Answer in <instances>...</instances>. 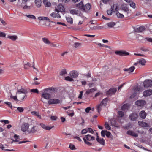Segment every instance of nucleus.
Returning <instances> with one entry per match:
<instances>
[{"mask_svg":"<svg viewBox=\"0 0 152 152\" xmlns=\"http://www.w3.org/2000/svg\"><path fill=\"white\" fill-rule=\"evenodd\" d=\"M57 92L56 88L52 87L46 88L40 91V92L42 93V95H50V94H54Z\"/></svg>","mask_w":152,"mask_h":152,"instance_id":"obj_1","label":"nucleus"},{"mask_svg":"<svg viewBox=\"0 0 152 152\" xmlns=\"http://www.w3.org/2000/svg\"><path fill=\"white\" fill-rule=\"evenodd\" d=\"M17 91L16 92V94H26L28 91V88H23L22 86L20 85H18L17 87Z\"/></svg>","mask_w":152,"mask_h":152,"instance_id":"obj_2","label":"nucleus"},{"mask_svg":"<svg viewBox=\"0 0 152 152\" xmlns=\"http://www.w3.org/2000/svg\"><path fill=\"white\" fill-rule=\"evenodd\" d=\"M70 13L73 15H76L81 17H83V15L80 10L75 9L71 10H70Z\"/></svg>","mask_w":152,"mask_h":152,"instance_id":"obj_3","label":"nucleus"},{"mask_svg":"<svg viewBox=\"0 0 152 152\" xmlns=\"http://www.w3.org/2000/svg\"><path fill=\"white\" fill-rule=\"evenodd\" d=\"M115 53L121 56H128L129 54V53L128 52L123 50L116 51L115 52Z\"/></svg>","mask_w":152,"mask_h":152,"instance_id":"obj_4","label":"nucleus"},{"mask_svg":"<svg viewBox=\"0 0 152 152\" xmlns=\"http://www.w3.org/2000/svg\"><path fill=\"white\" fill-rule=\"evenodd\" d=\"M144 87H149L152 86V80L149 79L145 80L143 83Z\"/></svg>","mask_w":152,"mask_h":152,"instance_id":"obj_5","label":"nucleus"},{"mask_svg":"<svg viewBox=\"0 0 152 152\" xmlns=\"http://www.w3.org/2000/svg\"><path fill=\"white\" fill-rule=\"evenodd\" d=\"M143 90V88L137 86L134 88L133 89L134 95L139 94Z\"/></svg>","mask_w":152,"mask_h":152,"instance_id":"obj_6","label":"nucleus"},{"mask_svg":"<svg viewBox=\"0 0 152 152\" xmlns=\"http://www.w3.org/2000/svg\"><path fill=\"white\" fill-rule=\"evenodd\" d=\"M49 104H59L60 103V100L56 99H50L48 101Z\"/></svg>","mask_w":152,"mask_h":152,"instance_id":"obj_7","label":"nucleus"},{"mask_svg":"<svg viewBox=\"0 0 152 152\" xmlns=\"http://www.w3.org/2000/svg\"><path fill=\"white\" fill-rule=\"evenodd\" d=\"M29 126V124L28 123L23 122L21 126V130L23 132H26L28 130Z\"/></svg>","mask_w":152,"mask_h":152,"instance_id":"obj_8","label":"nucleus"},{"mask_svg":"<svg viewBox=\"0 0 152 152\" xmlns=\"http://www.w3.org/2000/svg\"><path fill=\"white\" fill-rule=\"evenodd\" d=\"M59 12L58 10L57 9H56L55 11L51 13L50 15L53 18H61V16L59 14Z\"/></svg>","mask_w":152,"mask_h":152,"instance_id":"obj_9","label":"nucleus"},{"mask_svg":"<svg viewBox=\"0 0 152 152\" xmlns=\"http://www.w3.org/2000/svg\"><path fill=\"white\" fill-rule=\"evenodd\" d=\"M138 117V114L135 113H133L130 115L129 118L132 121H136Z\"/></svg>","mask_w":152,"mask_h":152,"instance_id":"obj_10","label":"nucleus"},{"mask_svg":"<svg viewBox=\"0 0 152 152\" xmlns=\"http://www.w3.org/2000/svg\"><path fill=\"white\" fill-rule=\"evenodd\" d=\"M117 91V88H112L109 90L106 93V95L114 94Z\"/></svg>","mask_w":152,"mask_h":152,"instance_id":"obj_11","label":"nucleus"},{"mask_svg":"<svg viewBox=\"0 0 152 152\" xmlns=\"http://www.w3.org/2000/svg\"><path fill=\"white\" fill-rule=\"evenodd\" d=\"M146 104V102L144 100H138L135 102V104L140 107H142Z\"/></svg>","mask_w":152,"mask_h":152,"instance_id":"obj_12","label":"nucleus"},{"mask_svg":"<svg viewBox=\"0 0 152 152\" xmlns=\"http://www.w3.org/2000/svg\"><path fill=\"white\" fill-rule=\"evenodd\" d=\"M69 75L72 78H76L78 77V73L76 71H72L70 72Z\"/></svg>","mask_w":152,"mask_h":152,"instance_id":"obj_13","label":"nucleus"},{"mask_svg":"<svg viewBox=\"0 0 152 152\" xmlns=\"http://www.w3.org/2000/svg\"><path fill=\"white\" fill-rule=\"evenodd\" d=\"M91 7V5L90 4L88 3L86 4L85 7L84 6L83 11L86 12H88L90 10Z\"/></svg>","mask_w":152,"mask_h":152,"instance_id":"obj_14","label":"nucleus"},{"mask_svg":"<svg viewBox=\"0 0 152 152\" xmlns=\"http://www.w3.org/2000/svg\"><path fill=\"white\" fill-rule=\"evenodd\" d=\"M96 133L97 135V137L96 138V141L101 145H104L105 144L104 140L103 138L99 139V137L98 136V133L96 132Z\"/></svg>","mask_w":152,"mask_h":152,"instance_id":"obj_15","label":"nucleus"},{"mask_svg":"<svg viewBox=\"0 0 152 152\" xmlns=\"http://www.w3.org/2000/svg\"><path fill=\"white\" fill-rule=\"evenodd\" d=\"M112 9L114 12H115L118 11L119 10V6L118 4H114L111 7Z\"/></svg>","mask_w":152,"mask_h":152,"instance_id":"obj_16","label":"nucleus"},{"mask_svg":"<svg viewBox=\"0 0 152 152\" xmlns=\"http://www.w3.org/2000/svg\"><path fill=\"white\" fill-rule=\"evenodd\" d=\"M145 28L142 26H140L134 28V31L136 32H140L145 30Z\"/></svg>","mask_w":152,"mask_h":152,"instance_id":"obj_17","label":"nucleus"},{"mask_svg":"<svg viewBox=\"0 0 152 152\" xmlns=\"http://www.w3.org/2000/svg\"><path fill=\"white\" fill-rule=\"evenodd\" d=\"M138 124L139 126L142 127H147L149 126L148 124L143 121H139Z\"/></svg>","mask_w":152,"mask_h":152,"instance_id":"obj_18","label":"nucleus"},{"mask_svg":"<svg viewBox=\"0 0 152 152\" xmlns=\"http://www.w3.org/2000/svg\"><path fill=\"white\" fill-rule=\"evenodd\" d=\"M40 125L42 128L47 130H50L52 128V127L47 126L43 123L40 124Z\"/></svg>","mask_w":152,"mask_h":152,"instance_id":"obj_19","label":"nucleus"},{"mask_svg":"<svg viewBox=\"0 0 152 152\" xmlns=\"http://www.w3.org/2000/svg\"><path fill=\"white\" fill-rule=\"evenodd\" d=\"M127 134L135 137H137L138 136V134L137 133L131 130L128 131L127 132Z\"/></svg>","mask_w":152,"mask_h":152,"instance_id":"obj_20","label":"nucleus"},{"mask_svg":"<svg viewBox=\"0 0 152 152\" xmlns=\"http://www.w3.org/2000/svg\"><path fill=\"white\" fill-rule=\"evenodd\" d=\"M77 7L78 8L81 9L83 11L84 7V5L83 4L82 1H81L80 3L77 4L76 5Z\"/></svg>","mask_w":152,"mask_h":152,"instance_id":"obj_21","label":"nucleus"},{"mask_svg":"<svg viewBox=\"0 0 152 152\" xmlns=\"http://www.w3.org/2000/svg\"><path fill=\"white\" fill-rule=\"evenodd\" d=\"M85 138L86 140L91 141L95 140L94 137L92 136L89 134H88L85 136Z\"/></svg>","mask_w":152,"mask_h":152,"instance_id":"obj_22","label":"nucleus"},{"mask_svg":"<svg viewBox=\"0 0 152 152\" xmlns=\"http://www.w3.org/2000/svg\"><path fill=\"white\" fill-rule=\"evenodd\" d=\"M139 115L141 118L145 119L146 118V113L145 111L142 110L140 112Z\"/></svg>","mask_w":152,"mask_h":152,"instance_id":"obj_23","label":"nucleus"},{"mask_svg":"<svg viewBox=\"0 0 152 152\" xmlns=\"http://www.w3.org/2000/svg\"><path fill=\"white\" fill-rule=\"evenodd\" d=\"M31 64H30V63H27V64H25L24 65V68L25 69H28V67H32L34 69H36V68H35L34 67V62L33 63L32 66H31Z\"/></svg>","mask_w":152,"mask_h":152,"instance_id":"obj_24","label":"nucleus"},{"mask_svg":"<svg viewBox=\"0 0 152 152\" xmlns=\"http://www.w3.org/2000/svg\"><path fill=\"white\" fill-rule=\"evenodd\" d=\"M129 107V104H126L123 105L121 107V109L123 111H125L128 110Z\"/></svg>","mask_w":152,"mask_h":152,"instance_id":"obj_25","label":"nucleus"},{"mask_svg":"<svg viewBox=\"0 0 152 152\" xmlns=\"http://www.w3.org/2000/svg\"><path fill=\"white\" fill-rule=\"evenodd\" d=\"M35 4L37 7H40L41 6L42 3L41 0H35Z\"/></svg>","mask_w":152,"mask_h":152,"instance_id":"obj_26","label":"nucleus"},{"mask_svg":"<svg viewBox=\"0 0 152 152\" xmlns=\"http://www.w3.org/2000/svg\"><path fill=\"white\" fill-rule=\"evenodd\" d=\"M152 95V90L149 89L144 91L143 93V95Z\"/></svg>","mask_w":152,"mask_h":152,"instance_id":"obj_27","label":"nucleus"},{"mask_svg":"<svg viewBox=\"0 0 152 152\" xmlns=\"http://www.w3.org/2000/svg\"><path fill=\"white\" fill-rule=\"evenodd\" d=\"M43 3L46 7H50L51 6L50 2L48 1V0H43Z\"/></svg>","mask_w":152,"mask_h":152,"instance_id":"obj_28","label":"nucleus"},{"mask_svg":"<svg viewBox=\"0 0 152 152\" xmlns=\"http://www.w3.org/2000/svg\"><path fill=\"white\" fill-rule=\"evenodd\" d=\"M66 19L67 22L70 24L73 23V19L71 16L68 15L66 17Z\"/></svg>","mask_w":152,"mask_h":152,"instance_id":"obj_29","label":"nucleus"},{"mask_svg":"<svg viewBox=\"0 0 152 152\" xmlns=\"http://www.w3.org/2000/svg\"><path fill=\"white\" fill-rule=\"evenodd\" d=\"M121 8L123 10L126 12L128 14L129 10L128 8L127 7L125 4H123L121 6Z\"/></svg>","mask_w":152,"mask_h":152,"instance_id":"obj_30","label":"nucleus"},{"mask_svg":"<svg viewBox=\"0 0 152 152\" xmlns=\"http://www.w3.org/2000/svg\"><path fill=\"white\" fill-rule=\"evenodd\" d=\"M38 19L39 20H46L48 21L49 22H51L50 20L47 17H39L38 18Z\"/></svg>","mask_w":152,"mask_h":152,"instance_id":"obj_31","label":"nucleus"},{"mask_svg":"<svg viewBox=\"0 0 152 152\" xmlns=\"http://www.w3.org/2000/svg\"><path fill=\"white\" fill-rule=\"evenodd\" d=\"M27 97V96H18V101L21 102Z\"/></svg>","mask_w":152,"mask_h":152,"instance_id":"obj_32","label":"nucleus"},{"mask_svg":"<svg viewBox=\"0 0 152 152\" xmlns=\"http://www.w3.org/2000/svg\"><path fill=\"white\" fill-rule=\"evenodd\" d=\"M29 133H34L37 132V130L36 129V126H33L31 129H30L28 130Z\"/></svg>","mask_w":152,"mask_h":152,"instance_id":"obj_33","label":"nucleus"},{"mask_svg":"<svg viewBox=\"0 0 152 152\" xmlns=\"http://www.w3.org/2000/svg\"><path fill=\"white\" fill-rule=\"evenodd\" d=\"M31 113L32 115L37 116L39 118H41V116L39 114V112L36 111H32Z\"/></svg>","mask_w":152,"mask_h":152,"instance_id":"obj_34","label":"nucleus"},{"mask_svg":"<svg viewBox=\"0 0 152 152\" xmlns=\"http://www.w3.org/2000/svg\"><path fill=\"white\" fill-rule=\"evenodd\" d=\"M108 99L107 98L104 99L101 102L100 104L103 106H105L107 104Z\"/></svg>","mask_w":152,"mask_h":152,"instance_id":"obj_35","label":"nucleus"},{"mask_svg":"<svg viewBox=\"0 0 152 152\" xmlns=\"http://www.w3.org/2000/svg\"><path fill=\"white\" fill-rule=\"evenodd\" d=\"M42 41L46 44H50V42L49 40L47 38L43 37L42 38Z\"/></svg>","mask_w":152,"mask_h":152,"instance_id":"obj_36","label":"nucleus"},{"mask_svg":"<svg viewBox=\"0 0 152 152\" xmlns=\"http://www.w3.org/2000/svg\"><path fill=\"white\" fill-rule=\"evenodd\" d=\"M28 92L36 93L37 94H39V91L37 89H30L29 88H28Z\"/></svg>","mask_w":152,"mask_h":152,"instance_id":"obj_37","label":"nucleus"},{"mask_svg":"<svg viewBox=\"0 0 152 152\" xmlns=\"http://www.w3.org/2000/svg\"><path fill=\"white\" fill-rule=\"evenodd\" d=\"M146 62V61L143 58L140 59L139 61V63L141 64L142 65H145Z\"/></svg>","mask_w":152,"mask_h":152,"instance_id":"obj_38","label":"nucleus"},{"mask_svg":"<svg viewBox=\"0 0 152 152\" xmlns=\"http://www.w3.org/2000/svg\"><path fill=\"white\" fill-rule=\"evenodd\" d=\"M103 26H97L93 27L92 29L94 30H100L103 29Z\"/></svg>","mask_w":152,"mask_h":152,"instance_id":"obj_39","label":"nucleus"},{"mask_svg":"<svg viewBox=\"0 0 152 152\" xmlns=\"http://www.w3.org/2000/svg\"><path fill=\"white\" fill-rule=\"evenodd\" d=\"M83 140L85 143L88 146H90L92 145V143L86 140V139L85 137H83Z\"/></svg>","mask_w":152,"mask_h":152,"instance_id":"obj_40","label":"nucleus"},{"mask_svg":"<svg viewBox=\"0 0 152 152\" xmlns=\"http://www.w3.org/2000/svg\"><path fill=\"white\" fill-rule=\"evenodd\" d=\"M7 37L14 41L16 40L17 38V36L16 35L8 36Z\"/></svg>","mask_w":152,"mask_h":152,"instance_id":"obj_41","label":"nucleus"},{"mask_svg":"<svg viewBox=\"0 0 152 152\" xmlns=\"http://www.w3.org/2000/svg\"><path fill=\"white\" fill-rule=\"evenodd\" d=\"M67 72L66 69H62L60 72V75L61 76H64L66 74Z\"/></svg>","mask_w":152,"mask_h":152,"instance_id":"obj_42","label":"nucleus"},{"mask_svg":"<svg viewBox=\"0 0 152 152\" xmlns=\"http://www.w3.org/2000/svg\"><path fill=\"white\" fill-rule=\"evenodd\" d=\"M103 106L100 103L97 105L96 109L99 113H100L102 109V106Z\"/></svg>","mask_w":152,"mask_h":152,"instance_id":"obj_43","label":"nucleus"},{"mask_svg":"<svg viewBox=\"0 0 152 152\" xmlns=\"http://www.w3.org/2000/svg\"><path fill=\"white\" fill-rule=\"evenodd\" d=\"M51 99V96H42L41 99L43 101L44 99Z\"/></svg>","mask_w":152,"mask_h":152,"instance_id":"obj_44","label":"nucleus"},{"mask_svg":"<svg viewBox=\"0 0 152 152\" xmlns=\"http://www.w3.org/2000/svg\"><path fill=\"white\" fill-rule=\"evenodd\" d=\"M58 8L60 11L62 12L65 11V9L64 6L62 5H59L58 6Z\"/></svg>","mask_w":152,"mask_h":152,"instance_id":"obj_45","label":"nucleus"},{"mask_svg":"<svg viewBox=\"0 0 152 152\" xmlns=\"http://www.w3.org/2000/svg\"><path fill=\"white\" fill-rule=\"evenodd\" d=\"M116 122L115 120H114V119H112L110 121V124L111 125L114 126H115L116 125Z\"/></svg>","mask_w":152,"mask_h":152,"instance_id":"obj_46","label":"nucleus"},{"mask_svg":"<svg viewBox=\"0 0 152 152\" xmlns=\"http://www.w3.org/2000/svg\"><path fill=\"white\" fill-rule=\"evenodd\" d=\"M117 16L119 18H124V16L122 14L120 13L119 12H117L116 13Z\"/></svg>","mask_w":152,"mask_h":152,"instance_id":"obj_47","label":"nucleus"},{"mask_svg":"<svg viewBox=\"0 0 152 152\" xmlns=\"http://www.w3.org/2000/svg\"><path fill=\"white\" fill-rule=\"evenodd\" d=\"M108 27L109 28H112L115 25V23L114 22H109L107 24Z\"/></svg>","mask_w":152,"mask_h":152,"instance_id":"obj_48","label":"nucleus"},{"mask_svg":"<svg viewBox=\"0 0 152 152\" xmlns=\"http://www.w3.org/2000/svg\"><path fill=\"white\" fill-rule=\"evenodd\" d=\"M65 79L67 81H68L70 82L73 81V79L71 77H70L69 76H67L65 77Z\"/></svg>","mask_w":152,"mask_h":152,"instance_id":"obj_49","label":"nucleus"},{"mask_svg":"<svg viewBox=\"0 0 152 152\" xmlns=\"http://www.w3.org/2000/svg\"><path fill=\"white\" fill-rule=\"evenodd\" d=\"M105 128L108 130H110L111 129V128L109 125L108 123L107 122H106L105 124Z\"/></svg>","mask_w":152,"mask_h":152,"instance_id":"obj_50","label":"nucleus"},{"mask_svg":"<svg viewBox=\"0 0 152 152\" xmlns=\"http://www.w3.org/2000/svg\"><path fill=\"white\" fill-rule=\"evenodd\" d=\"M94 88L91 89L89 90H88L86 91V93L87 94H91V93H92L94 91Z\"/></svg>","mask_w":152,"mask_h":152,"instance_id":"obj_51","label":"nucleus"},{"mask_svg":"<svg viewBox=\"0 0 152 152\" xmlns=\"http://www.w3.org/2000/svg\"><path fill=\"white\" fill-rule=\"evenodd\" d=\"M4 103L5 104H6L8 107H10L11 109H12V105L10 102H5Z\"/></svg>","mask_w":152,"mask_h":152,"instance_id":"obj_52","label":"nucleus"},{"mask_svg":"<svg viewBox=\"0 0 152 152\" xmlns=\"http://www.w3.org/2000/svg\"><path fill=\"white\" fill-rule=\"evenodd\" d=\"M118 114L119 116L120 117H122L124 115V113L122 111H119L118 112Z\"/></svg>","mask_w":152,"mask_h":152,"instance_id":"obj_53","label":"nucleus"},{"mask_svg":"<svg viewBox=\"0 0 152 152\" xmlns=\"http://www.w3.org/2000/svg\"><path fill=\"white\" fill-rule=\"evenodd\" d=\"M26 16L28 18H31L36 19V17L35 16L33 15H26Z\"/></svg>","mask_w":152,"mask_h":152,"instance_id":"obj_54","label":"nucleus"},{"mask_svg":"<svg viewBox=\"0 0 152 152\" xmlns=\"http://www.w3.org/2000/svg\"><path fill=\"white\" fill-rule=\"evenodd\" d=\"M88 131V130L86 128L83 130H82L81 131V134H86L87 132Z\"/></svg>","mask_w":152,"mask_h":152,"instance_id":"obj_55","label":"nucleus"},{"mask_svg":"<svg viewBox=\"0 0 152 152\" xmlns=\"http://www.w3.org/2000/svg\"><path fill=\"white\" fill-rule=\"evenodd\" d=\"M6 34L3 32L0 31V37H6Z\"/></svg>","mask_w":152,"mask_h":152,"instance_id":"obj_56","label":"nucleus"},{"mask_svg":"<svg viewBox=\"0 0 152 152\" xmlns=\"http://www.w3.org/2000/svg\"><path fill=\"white\" fill-rule=\"evenodd\" d=\"M113 12V11L111 9L109 10H108L107 11V14L110 15H112Z\"/></svg>","mask_w":152,"mask_h":152,"instance_id":"obj_57","label":"nucleus"},{"mask_svg":"<svg viewBox=\"0 0 152 152\" xmlns=\"http://www.w3.org/2000/svg\"><path fill=\"white\" fill-rule=\"evenodd\" d=\"M135 68L134 66H131L129 68V72H132L135 69Z\"/></svg>","mask_w":152,"mask_h":152,"instance_id":"obj_58","label":"nucleus"},{"mask_svg":"<svg viewBox=\"0 0 152 152\" xmlns=\"http://www.w3.org/2000/svg\"><path fill=\"white\" fill-rule=\"evenodd\" d=\"M81 44L78 42H76L75 43V47L76 48L81 46Z\"/></svg>","mask_w":152,"mask_h":152,"instance_id":"obj_59","label":"nucleus"},{"mask_svg":"<svg viewBox=\"0 0 152 152\" xmlns=\"http://www.w3.org/2000/svg\"><path fill=\"white\" fill-rule=\"evenodd\" d=\"M106 132V130H102L101 132V136L103 137H104L105 135Z\"/></svg>","mask_w":152,"mask_h":152,"instance_id":"obj_60","label":"nucleus"},{"mask_svg":"<svg viewBox=\"0 0 152 152\" xmlns=\"http://www.w3.org/2000/svg\"><path fill=\"white\" fill-rule=\"evenodd\" d=\"M17 109L20 112H23L24 110L23 108L21 107H17Z\"/></svg>","mask_w":152,"mask_h":152,"instance_id":"obj_61","label":"nucleus"},{"mask_svg":"<svg viewBox=\"0 0 152 152\" xmlns=\"http://www.w3.org/2000/svg\"><path fill=\"white\" fill-rule=\"evenodd\" d=\"M69 148L72 150H74L75 149L74 145L72 144H70L69 146Z\"/></svg>","mask_w":152,"mask_h":152,"instance_id":"obj_62","label":"nucleus"},{"mask_svg":"<svg viewBox=\"0 0 152 152\" xmlns=\"http://www.w3.org/2000/svg\"><path fill=\"white\" fill-rule=\"evenodd\" d=\"M111 134L110 132H108V131H107V130H106L105 135H106V137H107L109 138L110 137V136Z\"/></svg>","mask_w":152,"mask_h":152,"instance_id":"obj_63","label":"nucleus"},{"mask_svg":"<svg viewBox=\"0 0 152 152\" xmlns=\"http://www.w3.org/2000/svg\"><path fill=\"white\" fill-rule=\"evenodd\" d=\"M145 39L148 41L152 43V38L149 37H146Z\"/></svg>","mask_w":152,"mask_h":152,"instance_id":"obj_64","label":"nucleus"}]
</instances>
